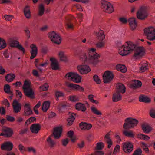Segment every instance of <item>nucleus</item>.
Masks as SVG:
<instances>
[{"label": "nucleus", "mask_w": 155, "mask_h": 155, "mask_svg": "<svg viewBox=\"0 0 155 155\" xmlns=\"http://www.w3.org/2000/svg\"><path fill=\"white\" fill-rule=\"evenodd\" d=\"M126 45L122 46L121 49H120L119 54L123 56H126L134 50V53L133 57L136 59H139L144 55L145 49L143 47L136 48V45L130 41L126 42Z\"/></svg>", "instance_id": "obj_1"}, {"label": "nucleus", "mask_w": 155, "mask_h": 155, "mask_svg": "<svg viewBox=\"0 0 155 155\" xmlns=\"http://www.w3.org/2000/svg\"><path fill=\"white\" fill-rule=\"evenodd\" d=\"M96 50L95 49L93 48L89 49L88 57L86 56V53H83L81 57V61H83L84 64L91 63L96 65L99 62L98 58L100 57V55L95 51Z\"/></svg>", "instance_id": "obj_2"}, {"label": "nucleus", "mask_w": 155, "mask_h": 155, "mask_svg": "<svg viewBox=\"0 0 155 155\" xmlns=\"http://www.w3.org/2000/svg\"><path fill=\"white\" fill-rule=\"evenodd\" d=\"M62 130V127H58L55 128L52 134L47 139V141L50 148H53L56 145L55 142L51 138L54 136L55 139H59L61 137Z\"/></svg>", "instance_id": "obj_3"}, {"label": "nucleus", "mask_w": 155, "mask_h": 155, "mask_svg": "<svg viewBox=\"0 0 155 155\" xmlns=\"http://www.w3.org/2000/svg\"><path fill=\"white\" fill-rule=\"evenodd\" d=\"M138 123V120L135 119L127 118L125 120V123L123 125L124 129L129 130L137 125Z\"/></svg>", "instance_id": "obj_4"}, {"label": "nucleus", "mask_w": 155, "mask_h": 155, "mask_svg": "<svg viewBox=\"0 0 155 155\" xmlns=\"http://www.w3.org/2000/svg\"><path fill=\"white\" fill-rule=\"evenodd\" d=\"M144 33L148 39L150 40L155 39V29L153 27L145 28L144 29Z\"/></svg>", "instance_id": "obj_5"}, {"label": "nucleus", "mask_w": 155, "mask_h": 155, "mask_svg": "<svg viewBox=\"0 0 155 155\" xmlns=\"http://www.w3.org/2000/svg\"><path fill=\"white\" fill-rule=\"evenodd\" d=\"M101 3V8L105 12L111 13L113 12L114 8L111 4L104 1H102Z\"/></svg>", "instance_id": "obj_6"}, {"label": "nucleus", "mask_w": 155, "mask_h": 155, "mask_svg": "<svg viewBox=\"0 0 155 155\" xmlns=\"http://www.w3.org/2000/svg\"><path fill=\"white\" fill-rule=\"evenodd\" d=\"M48 37L52 42L55 44L59 45L61 41V38L59 35L54 31L49 32L48 34Z\"/></svg>", "instance_id": "obj_7"}, {"label": "nucleus", "mask_w": 155, "mask_h": 155, "mask_svg": "<svg viewBox=\"0 0 155 155\" xmlns=\"http://www.w3.org/2000/svg\"><path fill=\"white\" fill-rule=\"evenodd\" d=\"M68 77L71 79L74 82L78 83L81 82V77L77 73L70 72L67 73L65 75V78Z\"/></svg>", "instance_id": "obj_8"}, {"label": "nucleus", "mask_w": 155, "mask_h": 155, "mask_svg": "<svg viewBox=\"0 0 155 155\" xmlns=\"http://www.w3.org/2000/svg\"><path fill=\"white\" fill-rule=\"evenodd\" d=\"M114 77V75L111 71H106L104 74L103 76V82L105 83L110 82Z\"/></svg>", "instance_id": "obj_9"}, {"label": "nucleus", "mask_w": 155, "mask_h": 155, "mask_svg": "<svg viewBox=\"0 0 155 155\" xmlns=\"http://www.w3.org/2000/svg\"><path fill=\"white\" fill-rule=\"evenodd\" d=\"M146 11V8L145 6L141 7L137 13V17L138 19L144 20L148 16Z\"/></svg>", "instance_id": "obj_10"}, {"label": "nucleus", "mask_w": 155, "mask_h": 155, "mask_svg": "<svg viewBox=\"0 0 155 155\" xmlns=\"http://www.w3.org/2000/svg\"><path fill=\"white\" fill-rule=\"evenodd\" d=\"M22 88L25 95L26 97L32 99L35 98L34 92L31 88L26 87L24 86H23Z\"/></svg>", "instance_id": "obj_11"}, {"label": "nucleus", "mask_w": 155, "mask_h": 155, "mask_svg": "<svg viewBox=\"0 0 155 155\" xmlns=\"http://www.w3.org/2000/svg\"><path fill=\"white\" fill-rule=\"evenodd\" d=\"M9 46L12 48H16L21 51L23 54L25 53V50L23 46L19 44V42L17 40L12 41L9 44Z\"/></svg>", "instance_id": "obj_12"}, {"label": "nucleus", "mask_w": 155, "mask_h": 155, "mask_svg": "<svg viewBox=\"0 0 155 155\" xmlns=\"http://www.w3.org/2000/svg\"><path fill=\"white\" fill-rule=\"evenodd\" d=\"M78 70L81 74H87L91 71V69L89 66L87 65H81L77 67Z\"/></svg>", "instance_id": "obj_13"}, {"label": "nucleus", "mask_w": 155, "mask_h": 155, "mask_svg": "<svg viewBox=\"0 0 155 155\" xmlns=\"http://www.w3.org/2000/svg\"><path fill=\"white\" fill-rule=\"evenodd\" d=\"M123 150L127 153H130L133 149V146L132 143L127 142L123 144Z\"/></svg>", "instance_id": "obj_14"}, {"label": "nucleus", "mask_w": 155, "mask_h": 155, "mask_svg": "<svg viewBox=\"0 0 155 155\" xmlns=\"http://www.w3.org/2000/svg\"><path fill=\"white\" fill-rule=\"evenodd\" d=\"M12 106L14 109V112L15 113L19 112L21 110V105L18 102L16 99H15L13 102Z\"/></svg>", "instance_id": "obj_15"}, {"label": "nucleus", "mask_w": 155, "mask_h": 155, "mask_svg": "<svg viewBox=\"0 0 155 155\" xmlns=\"http://www.w3.org/2000/svg\"><path fill=\"white\" fill-rule=\"evenodd\" d=\"M24 112L23 115L29 116L33 114L32 110H31L29 104H25L24 106Z\"/></svg>", "instance_id": "obj_16"}, {"label": "nucleus", "mask_w": 155, "mask_h": 155, "mask_svg": "<svg viewBox=\"0 0 155 155\" xmlns=\"http://www.w3.org/2000/svg\"><path fill=\"white\" fill-rule=\"evenodd\" d=\"M13 147L12 143L10 142H7L4 143L1 146V149L2 150L11 151Z\"/></svg>", "instance_id": "obj_17"}, {"label": "nucleus", "mask_w": 155, "mask_h": 155, "mask_svg": "<svg viewBox=\"0 0 155 155\" xmlns=\"http://www.w3.org/2000/svg\"><path fill=\"white\" fill-rule=\"evenodd\" d=\"M41 128L40 124L38 123L33 124L30 127L31 132L34 134H37L41 130Z\"/></svg>", "instance_id": "obj_18"}, {"label": "nucleus", "mask_w": 155, "mask_h": 155, "mask_svg": "<svg viewBox=\"0 0 155 155\" xmlns=\"http://www.w3.org/2000/svg\"><path fill=\"white\" fill-rule=\"evenodd\" d=\"M30 47L31 50L30 51L31 56L30 59H32L37 55L38 53V49L36 45L34 44H31Z\"/></svg>", "instance_id": "obj_19"}, {"label": "nucleus", "mask_w": 155, "mask_h": 155, "mask_svg": "<svg viewBox=\"0 0 155 155\" xmlns=\"http://www.w3.org/2000/svg\"><path fill=\"white\" fill-rule=\"evenodd\" d=\"M50 61H51V67L53 70H57L59 68V64L57 60L54 58H50Z\"/></svg>", "instance_id": "obj_20"}, {"label": "nucleus", "mask_w": 155, "mask_h": 155, "mask_svg": "<svg viewBox=\"0 0 155 155\" xmlns=\"http://www.w3.org/2000/svg\"><path fill=\"white\" fill-rule=\"evenodd\" d=\"M130 28L132 30L135 29L137 25V23L136 21L135 18H130L128 20Z\"/></svg>", "instance_id": "obj_21"}, {"label": "nucleus", "mask_w": 155, "mask_h": 155, "mask_svg": "<svg viewBox=\"0 0 155 155\" xmlns=\"http://www.w3.org/2000/svg\"><path fill=\"white\" fill-rule=\"evenodd\" d=\"M142 83L139 80H134V83L130 85V88L135 90L141 87Z\"/></svg>", "instance_id": "obj_22"}, {"label": "nucleus", "mask_w": 155, "mask_h": 155, "mask_svg": "<svg viewBox=\"0 0 155 155\" xmlns=\"http://www.w3.org/2000/svg\"><path fill=\"white\" fill-rule=\"evenodd\" d=\"M67 86L69 87L74 89L76 90L79 91L81 92L84 91V88L79 85L73 83H69L67 85Z\"/></svg>", "instance_id": "obj_23"}, {"label": "nucleus", "mask_w": 155, "mask_h": 155, "mask_svg": "<svg viewBox=\"0 0 155 155\" xmlns=\"http://www.w3.org/2000/svg\"><path fill=\"white\" fill-rule=\"evenodd\" d=\"M117 89L116 92L119 93H124L126 91V88L125 86L121 83H118L117 85Z\"/></svg>", "instance_id": "obj_24"}, {"label": "nucleus", "mask_w": 155, "mask_h": 155, "mask_svg": "<svg viewBox=\"0 0 155 155\" xmlns=\"http://www.w3.org/2000/svg\"><path fill=\"white\" fill-rule=\"evenodd\" d=\"M2 131L6 134V137L8 138L11 137L14 134L12 129L10 128L6 127L2 129Z\"/></svg>", "instance_id": "obj_25"}, {"label": "nucleus", "mask_w": 155, "mask_h": 155, "mask_svg": "<svg viewBox=\"0 0 155 155\" xmlns=\"http://www.w3.org/2000/svg\"><path fill=\"white\" fill-rule=\"evenodd\" d=\"M75 107L77 110L83 112H85L86 110V108L85 105L81 103H76L75 105Z\"/></svg>", "instance_id": "obj_26"}, {"label": "nucleus", "mask_w": 155, "mask_h": 155, "mask_svg": "<svg viewBox=\"0 0 155 155\" xmlns=\"http://www.w3.org/2000/svg\"><path fill=\"white\" fill-rule=\"evenodd\" d=\"M110 132H109L105 135L104 137L106 143L108 144L107 147L109 149L111 147V146L113 144L112 140L110 137Z\"/></svg>", "instance_id": "obj_27"}, {"label": "nucleus", "mask_w": 155, "mask_h": 155, "mask_svg": "<svg viewBox=\"0 0 155 155\" xmlns=\"http://www.w3.org/2000/svg\"><path fill=\"white\" fill-rule=\"evenodd\" d=\"M122 96L120 93L116 92L113 95L112 101L113 102H117L121 100Z\"/></svg>", "instance_id": "obj_28"}, {"label": "nucleus", "mask_w": 155, "mask_h": 155, "mask_svg": "<svg viewBox=\"0 0 155 155\" xmlns=\"http://www.w3.org/2000/svg\"><path fill=\"white\" fill-rule=\"evenodd\" d=\"M45 11V8L44 5L41 4L38 6V15L39 16H42L44 14Z\"/></svg>", "instance_id": "obj_29"}, {"label": "nucleus", "mask_w": 155, "mask_h": 155, "mask_svg": "<svg viewBox=\"0 0 155 155\" xmlns=\"http://www.w3.org/2000/svg\"><path fill=\"white\" fill-rule=\"evenodd\" d=\"M139 101L140 102L146 103H150L151 101V99L147 96L143 95L140 96L139 97Z\"/></svg>", "instance_id": "obj_30"}, {"label": "nucleus", "mask_w": 155, "mask_h": 155, "mask_svg": "<svg viewBox=\"0 0 155 155\" xmlns=\"http://www.w3.org/2000/svg\"><path fill=\"white\" fill-rule=\"evenodd\" d=\"M50 102L48 101H44L42 105V109L44 112H45L49 109Z\"/></svg>", "instance_id": "obj_31"}, {"label": "nucleus", "mask_w": 155, "mask_h": 155, "mask_svg": "<svg viewBox=\"0 0 155 155\" xmlns=\"http://www.w3.org/2000/svg\"><path fill=\"white\" fill-rule=\"evenodd\" d=\"M116 69L118 71H120L122 73H124L127 71V68L124 65L119 64L116 66Z\"/></svg>", "instance_id": "obj_32"}, {"label": "nucleus", "mask_w": 155, "mask_h": 155, "mask_svg": "<svg viewBox=\"0 0 155 155\" xmlns=\"http://www.w3.org/2000/svg\"><path fill=\"white\" fill-rule=\"evenodd\" d=\"M142 129L146 134L150 132L152 130L151 127L148 125L143 124L141 126Z\"/></svg>", "instance_id": "obj_33"}, {"label": "nucleus", "mask_w": 155, "mask_h": 155, "mask_svg": "<svg viewBox=\"0 0 155 155\" xmlns=\"http://www.w3.org/2000/svg\"><path fill=\"white\" fill-rule=\"evenodd\" d=\"M67 135L68 137L70 138L71 141L73 143L75 142L76 140V137L74 136V132L73 131L70 130L68 131L67 133Z\"/></svg>", "instance_id": "obj_34"}, {"label": "nucleus", "mask_w": 155, "mask_h": 155, "mask_svg": "<svg viewBox=\"0 0 155 155\" xmlns=\"http://www.w3.org/2000/svg\"><path fill=\"white\" fill-rule=\"evenodd\" d=\"M24 12L25 16L27 18H29L31 16V12L29 7L26 6L25 8Z\"/></svg>", "instance_id": "obj_35"}, {"label": "nucleus", "mask_w": 155, "mask_h": 155, "mask_svg": "<svg viewBox=\"0 0 155 155\" xmlns=\"http://www.w3.org/2000/svg\"><path fill=\"white\" fill-rule=\"evenodd\" d=\"M123 134L126 136L130 138H134L135 134L133 133L132 130H124L123 132Z\"/></svg>", "instance_id": "obj_36"}, {"label": "nucleus", "mask_w": 155, "mask_h": 155, "mask_svg": "<svg viewBox=\"0 0 155 155\" xmlns=\"http://www.w3.org/2000/svg\"><path fill=\"white\" fill-rule=\"evenodd\" d=\"M15 76L13 74H7L5 76V80L8 82L12 81L15 78Z\"/></svg>", "instance_id": "obj_37"}, {"label": "nucleus", "mask_w": 155, "mask_h": 155, "mask_svg": "<svg viewBox=\"0 0 155 155\" xmlns=\"http://www.w3.org/2000/svg\"><path fill=\"white\" fill-rule=\"evenodd\" d=\"M97 37L98 39L100 41H103L105 38V35L104 34V32L102 30H100L97 33Z\"/></svg>", "instance_id": "obj_38"}, {"label": "nucleus", "mask_w": 155, "mask_h": 155, "mask_svg": "<svg viewBox=\"0 0 155 155\" xmlns=\"http://www.w3.org/2000/svg\"><path fill=\"white\" fill-rule=\"evenodd\" d=\"M58 55L61 61H67V57L64 54V52L62 51L59 52Z\"/></svg>", "instance_id": "obj_39"}, {"label": "nucleus", "mask_w": 155, "mask_h": 155, "mask_svg": "<svg viewBox=\"0 0 155 155\" xmlns=\"http://www.w3.org/2000/svg\"><path fill=\"white\" fill-rule=\"evenodd\" d=\"M75 119V118L72 115H69V117L67 119L68 122L67 125L68 126L71 125L73 123Z\"/></svg>", "instance_id": "obj_40"}, {"label": "nucleus", "mask_w": 155, "mask_h": 155, "mask_svg": "<svg viewBox=\"0 0 155 155\" xmlns=\"http://www.w3.org/2000/svg\"><path fill=\"white\" fill-rule=\"evenodd\" d=\"M7 46L5 40L0 37V50L5 48Z\"/></svg>", "instance_id": "obj_41"}, {"label": "nucleus", "mask_w": 155, "mask_h": 155, "mask_svg": "<svg viewBox=\"0 0 155 155\" xmlns=\"http://www.w3.org/2000/svg\"><path fill=\"white\" fill-rule=\"evenodd\" d=\"M64 94L63 92L57 91H55V96L56 98V100H59V97H64Z\"/></svg>", "instance_id": "obj_42"}, {"label": "nucleus", "mask_w": 155, "mask_h": 155, "mask_svg": "<svg viewBox=\"0 0 155 155\" xmlns=\"http://www.w3.org/2000/svg\"><path fill=\"white\" fill-rule=\"evenodd\" d=\"M49 87V85L47 83H45L43 85L39 87V90L40 91H47Z\"/></svg>", "instance_id": "obj_43"}, {"label": "nucleus", "mask_w": 155, "mask_h": 155, "mask_svg": "<svg viewBox=\"0 0 155 155\" xmlns=\"http://www.w3.org/2000/svg\"><path fill=\"white\" fill-rule=\"evenodd\" d=\"M104 147V143L102 142H100L97 143L95 149L96 150H102Z\"/></svg>", "instance_id": "obj_44"}, {"label": "nucleus", "mask_w": 155, "mask_h": 155, "mask_svg": "<svg viewBox=\"0 0 155 155\" xmlns=\"http://www.w3.org/2000/svg\"><path fill=\"white\" fill-rule=\"evenodd\" d=\"M92 112L94 114L98 115H101L102 113L95 107H92L91 108Z\"/></svg>", "instance_id": "obj_45"}, {"label": "nucleus", "mask_w": 155, "mask_h": 155, "mask_svg": "<svg viewBox=\"0 0 155 155\" xmlns=\"http://www.w3.org/2000/svg\"><path fill=\"white\" fill-rule=\"evenodd\" d=\"M10 89L11 87L8 84H6L4 86V91L6 93H8L12 92Z\"/></svg>", "instance_id": "obj_46"}, {"label": "nucleus", "mask_w": 155, "mask_h": 155, "mask_svg": "<svg viewBox=\"0 0 155 155\" xmlns=\"http://www.w3.org/2000/svg\"><path fill=\"white\" fill-rule=\"evenodd\" d=\"M148 68V65L147 64H144L142 65V66L140 68V71L141 73L143 72Z\"/></svg>", "instance_id": "obj_47"}, {"label": "nucleus", "mask_w": 155, "mask_h": 155, "mask_svg": "<svg viewBox=\"0 0 155 155\" xmlns=\"http://www.w3.org/2000/svg\"><path fill=\"white\" fill-rule=\"evenodd\" d=\"M36 119L35 117H32L27 120L25 122V124H29L31 123L36 121Z\"/></svg>", "instance_id": "obj_48"}, {"label": "nucleus", "mask_w": 155, "mask_h": 155, "mask_svg": "<svg viewBox=\"0 0 155 155\" xmlns=\"http://www.w3.org/2000/svg\"><path fill=\"white\" fill-rule=\"evenodd\" d=\"M142 151L140 148L136 149L132 155H141Z\"/></svg>", "instance_id": "obj_49"}, {"label": "nucleus", "mask_w": 155, "mask_h": 155, "mask_svg": "<svg viewBox=\"0 0 155 155\" xmlns=\"http://www.w3.org/2000/svg\"><path fill=\"white\" fill-rule=\"evenodd\" d=\"M93 79L94 81L97 84H100L101 82V81L99 77L97 75H95L93 76Z\"/></svg>", "instance_id": "obj_50"}, {"label": "nucleus", "mask_w": 155, "mask_h": 155, "mask_svg": "<svg viewBox=\"0 0 155 155\" xmlns=\"http://www.w3.org/2000/svg\"><path fill=\"white\" fill-rule=\"evenodd\" d=\"M6 118L8 121L11 122H13L15 121V118L12 116H10L9 115H7L6 116Z\"/></svg>", "instance_id": "obj_51"}, {"label": "nucleus", "mask_w": 155, "mask_h": 155, "mask_svg": "<svg viewBox=\"0 0 155 155\" xmlns=\"http://www.w3.org/2000/svg\"><path fill=\"white\" fill-rule=\"evenodd\" d=\"M28 128L21 129L19 132V134L22 135L24 134H27V132L28 131Z\"/></svg>", "instance_id": "obj_52"}, {"label": "nucleus", "mask_w": 155, "mask_h": 155, "mask_svg": "<svg viewBox=\"0 0 155 155\" xmlns=\"http://www.w3.org/2000/svg\"><path fill=\"white\" fill-rule=\"evenodd\" d=\"M69 99L72 102H76L78 101V98L75 95L69 96Z\"/></svg>", "instance_id": "obj_53"}, {"label": "nucleus", "mask_w": 155, "mask_h": 155, "mask_svg": "<svg viewBox=\"0 0 155 155\" xmlns=\"http://www.w3.org/2000/svg\"><path fill=\"white\" fill-rule=\"evenodd\" d=\"M104 42L102 41L98 42L96 44V46L97 48H101L104 47Z\"/></svg>", "instance_id": "obj_54"}, {"label": "nucleus", "mask_w": 155, "mask_h": 155, "mask_svg": "<svg viewBox=\"0 0 155 155\" xmlns=\"http://www.w3.org/2000/svg\"><path fill=\"white\" fill-rule=\"evenodd\" d=\"M86 123V122H81L79 123V126L81 130H84Z\"/></svg>", "instance_id": "obj_55"}, {"label": "nucleus", "mask_w": 155, "mask_h": 155, "mask_svg": "<svg viewBox=\"0 0 155 155\" xmlns=\"http://www.w3.org/2000/svg\"><path fill=\"white\" fill-rule=\"evenodd\" d=\"M62 145L64 146H66L69 143V139L66 138L62 140Z\"/></svg>", "instance_id": "obj_56"}, {"label": "nucleus", "mask_w": 155, "mask_h": 155, "mask_svg": "<svg viewBox=\"0 0 155 155\" xmlns=\"http://www.w3.org/2000/svg\"><path fill=\"white\" fill-rule=\"evenodd\" d=\"M4 17L7 21H10L13 18V16L12 15H5L4 16Z\"/></svg>", "instance_id": "obj_57"}, {"label": "nucleus", "mask_w": 155, "mask_h": 155, "mask_svg": "<svg viewBox=\"0 0 155 155\" xmlns=\"http://www.w3.org/2000/svg\"><path fill=\"white\" fill-rule=\"evenodd\" d=\"M92 127V125L91 124H88L86 123L84 130H88Z\"/></svg>", "instance_id": "obj_58"}, {"label": "nucleus", "mask_w": 155, "mask_h": 155, "mask_svg": "<svg viewBox=\"0 0 155 155\" xmlns=\"http://www.w3.org/2000/svg\"><path fill=\"white\" fill-rule=\"evenodd\" d=\"M18 149L21 153H22L23 151H25L26 150L25 147L22 145L21 144L18 145Z\"/></svg>", "instance_id": "obj_59"}, {"label": "nucleus", "mask_w": 155, "mask_h": 155, "mask_svg": "<svg viewBox=\"0 0 155 155\" xmlns=\"http://www.w3.org/2000/svg\"><path fill=\"white\" fill-rule=\"evenodd\" d=\"M150 115L152 117L155 118V110L153 109H151L150 112Z\"/></svg>", "instance_id": "obj_60"}, {"label": "nucleus", "mask_w": 155, "mask_h": 155, "mask_svg": "<svg viewBox=\"0 0 155 155\" xmlns=\"http://www.w3.org/2000/svg\"><path fill=\"white\" fill-rule=\"evenodd\" d=\"M24 31L26 34V36L28 37V39L30 37L31 35L30 31L28 29L26 28Z\"/></svg>", "instance_id": "obj_61"}, {"label": "nucleus", "mask_w": 155, "mask_h": 155, "mask_svg": "<svg viewBox=\"0 0 155 155\" xmlns=\"http://www.w3.org/2000/svg\"><path fill=\"white\" fill-rule=\"evenodd\" d=\"M0 3L12 4V2L11 0H1V1H0Z\"/></svg>", "instance_id": "obj_62"}, {"label": "nucleus", "mask_w": 155, "mask_h": 155, "mask_svg": "<svg viewBox=\"0 0 155 155\" xmlns=\"http://www.w3.org/2000/svg\"><path fill=\"white\" fill-rule=\"evenodd\" d=\"M119 20L122 23L124 24H126L127 22V19L125 18H119Z\"/></svg>", "instance_id": "obj_63"}, {"label": "nucleus", "mask_w": 155, "mask_h": 155, "mask_svg": "<svg viewBox=\"0 0 155 155\" xmlns=\"http://www.w3.org/2000/svg\"><path fill=\"white\" fill-rule=\"evenodd\" d=\"M104 154V152L103 151H96L95 152L94 155H103Z\"/></svg>", "instance_id": "obj_64"}]
</instances>
